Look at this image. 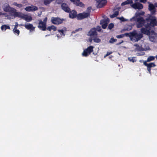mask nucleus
I'll return each instance as SVG.
<instances>
[{"mask_svg":"<svg viewBox=\"0 0 157 157\" xmlns=\"http://www.w3.org/2000/svg\"><path fill=\"white\" fill-rule=\"evenodd\" d=\"M130 21H136L137 28H141L140 30L141 32L146 35H149L151 31H153L154 27L157 26L156 18L152 15H149L145 19L142 17H134L130 19Z\"/></svg>","mask_w":157,"mask_h":157,"instance_id":"nucleus-1","label":"nucleus"},{"mask_svg":"<svg viewBox=\"0 0 157 157\" xmlns=\"http://www.w3.org/2000/svg\"><path fill=\"white\" fill-rule=\"evenodd\" d=\"M143 33H138L135 30L132 32L126 33L124 35L126 36L129 37L131 41L136 42L140 40L143 37Z\"/></svg>","mask_w":157,"mask_h":157,"instance_id":"nucleus-2","label":"nucleus"},{"mask_svg":"<svg viewBox=\"0 0 157 157\" xmlns=\"http://www.w3.org/2000/svg\"><path fill=\"white\" fill-rule=\"evenodd\" d=\"M2 7L5 12H9L14 17H17V14L18 12H17L16 9L11 7L9 4L7 3H5L3 5Z\"/></svg>","mask_w":157,"mask_h":157,"instance_id":"nucleus-3","label":"nucleus"},{"mask_svg":"<svg viewBox=\"0 0 157 157\" xmlns=\"http://www.w3.org/2000/svg\"><path fill=\"white\" fill-rule=\"evenodd\" d=\"M155 27L153 28V31L150 32V34L147 35L149 36V39L150 41L153 42H157V34L154 31Z\"/></svg>","mask_w":157,"mask_h":157,"instance_id":"nucleus-4","label":"nucleus"},{"mask_svg":"<svg viewBox=\"0 0 157 157\" xmlns=\"http://www.w3.org/2000/svg\"><path fill=\"white\" fill-rule=\"evenodd\" d=\"M64 21V19H61L58 17H52L51 19L52 23L57 25L62 24Z\"/></svg>","mask_w":157,"mask_h":157,"instance_id":"nucleus-5","label":"nucleus"},{"mask_svg":"<svg viewBox=\"0 0 157 157\" xmlns=\"http://www.w3.org/2000/svg\"><path fill=\"white\" fill-rule=\"evenodd\" d=\"M17 15V17L23 19L27 22H30L32 20L31 17L25 15L20 12H18Z\"/></svg>","mask_w":157,"mask_h":157,"instance_id":"nucleus-6","label":"nucleus"},{"mask_svg":"<svg viewBox=\"0 0 157 157\" xmlns=\"http://www.w3.org/2000/svg\"><path fill=\"white\" fill-rule=\"evenodd\" d=\"M94 48V46H92L88 47L86 49L84 50L82 55L85 56H87L93 52Z\"/></svg>","mask_w":157,"mask_h":157,"instance_id":"nucleus-7","label":"nucleus"},{"mask_svg":"<svg viewBox=\"0 0 157 157\" xmlns=\"http://www.w3.org/2000/svg\"><path fill=\"white\" fill-rule=\"evenodd\" d=\"M96 1V5L98 8H101L105 6L106 4V0H95Z\"/></svg>","mask_w":157,"mask_h":157,"instance_id":"nucleus-8","label":"nucleus"},{"mask_svg":"<svg viewBox=\"0 0 157 157\" xmlns=\"http://www.w3.org/2000/svg\"><path fill=\"white\" fill-rule=\"evenodd\" d=\"M90 15L89 13H83L77 14V19L81 20L88 17Z\"/></svg>","mask_w":157,"mask_h":157,"instance_id":"nucleus-9","label":"nucleus"},{"mask_svg":"<svg viewBox=\"0 0 157 157\" xmlns=\"http://www.w3.org/2000/svg\"><path fill=\"white\" fill-rule=\"evenodd\" d=\"M131 6L133 8L135 9L141 10L143 7V4L139 2H135Z\"/></svg>","mask_w":157,"mask_h":157,"instance_id":"nucleus-10","label":"nucleus"},{"mask_svg":"<svg viewBox=\"0 0 157 157\" xmlns=\"http://www.w3.org/2000/svg\"><path fill=\"white\" fill-rule=\"evenodd\" d=\"M61 8L63 11L67 13H69L71 10V9L67 4L65 3H62L61 5Z\"/></svg>","mask_w":157,"mask_h":157,"instance_id":"nucleus-11","label":"nucleus"},{"mask_svg":"<svg viewBox=\"0 0 157 157\" xmlns=\"http://www.w3.org/2000/svg\"><path fill=\"white\" fill-rule=\"evenodd\" d=\"M70 1L77 6L83 7L85 6L82 2H80V0H70Z\"/></svg>","mask_w":157,"mask_h":157,"instance_id":"nucleus-12","label":"nucleus"},{"mask_svg":"<svg viewBox=\"0 0 157 157\" xmlns=\"http://www.w3.org/2000/svg\"><path fill=\"white\" fill-rule=\"evenodd\" d=\"M22 25L25 27L26 29L30 30L31 31H34L35 29V27H33V25L32 24L29 23L27 25Z\"/></svg>","mask_w":157,"mask_h":157,"instance_id":"nucleus-13","label":"nucleus"},{"mask_svg":"<svg viewBox=\"0 0 157 157\" xmlns=\"http://www.w3.org/2000/svg\"><path fill=\"white\" fill-rule=\"evenodd\" d=\"M148 9L152 15L155 14L156 12L155 8V6L153 4L150 3L149 5Z\"/></svg>","mask_w":157,"mask_h":157,"instance_id":"nucleus-14","label":"nucleus"},{"mask_svg":"<svg viewBox=\"0 0 157 157\" xmlns=\"http://www.w3.org/2000/svg\"><path fill=\"white\" fill-rule=\"evenodd\" d=\"M68 13H69V17L70 18H74L77 17V13L75 10H73L71 11L70 10Z\"/></svg>","mask_w":157,"mask_h":157,"instance_id":"nucleus-15","label":"nucleus"},{"mask_svg":"<svg viewBox=\"0 0 157 157\" xmlns=\"http://www.w3.org/2000/svg\"><path fill=\"white\" fill-rule=\"evenodd\" d=\"M96 29L95 28L91 29L88 33V35L90 36H97V35L96 32Z\"/></svg>","mask_w":157,"mask_h":157,"instance_id":"nucleus-16","label":"nucleus"},{"mask_svg":"<svg viewBox=\"0 0 157 157\" xmlns=\"http://www.w3.org/2000/svg\"><path fill=\"white\" fill-rule=\"evenodd\" d=\"M25 10L27 11H35L38 10V8L36 6H29L25 8Z\"/></svg>","mask_w":157,"mask_h":157,"instance_id":"nucleus-17","label":"nucleus"},{"mask_svg":"<svg viewBox=\"0 0 157 157\" xmlns=\"http://www.w3.org/2000/svg\"><path fill=\"white\" fill-rule=\"evenodd\" d=\"M40 20V24H42L43 26L41 27L43 28L44 30H46V22L47 21V17H46L44 19L43 21L41 20Z\"/></svg>","mask_w":157,"mask_h":157,"instance_id":"nucleus-18","label":"nucleus"},{"mask_svg":"<svg viewBox=\"0 0 157 157\" xmlns=\"http://www.w3.org/2000/svg\"><path fill=\"white\" fill-rule=\"evenodd\" d=\"M1 29L2 30L5 31L6 29H10V27L9 25H3L1 26Z\"/></svg>","mask_w":157,"mask_h":157,"instance_id":"nucleus-19","label":"nucleus"},{"mask_svg":"<svg viewBox=\"0 0 157 157\" xmlns=\"http://www.w3.org/2000/svg\"><path fill=\"white\" fill-rule=\"evenodd\" d=\"M13 5L16 6L19 8H21L23 5L21 4H17L16 2H14L13 4Z\"/></svg>","mask_w":157,"mask_h":157,"instance_id":"nucleus-20","label":"nucleus"},{"mask_svg":"<svg viewBox=\"0 0 157 157\" xmlns=\"http://www.w3.org/2000/svg\"><path fill=\"white\" fill-rule=\"evenodd\" d=\"M155 57L153 56H150L147 58V62L153 60L155 59Z\"/></svg>","mask_w":157,"mask_h":157,"instance_id":"nucleus-21","label":"nucleus"},{"mask_svg":"<svg viewBox=\"0 0 157 157\" xmlns=\"http://www.w3.org/2000/svg\"><path fill=\"white\" fill-rule=\"evenodd\" d=\"M117 41V40L116 39H114L113 37H112L110 39V40H109V43H111V44H113L114 42H116Z\"/></svg>","mask_w":157,"mask_h":157,"instance_id":"nucleus-22","label":"nucleus"},{"mask_svg":"<svg viewBox=\"0 0 157 157\" xmlns=\"http://www.w3.org/2000/svg\"><path fill=\"white\" fill-rule=\"evenodd\" d=\"M93 40L94 42L95 43H100L101 41V40L99 38L97 37H95L93 39Z\"/></svg>","mask_w":157,"mask_h":157,"instance_id":"nucleus-23","label":"nucleus"},{"mask_svg":"<svg viewBox=\"0 0 157 157\" xmlns=\"http://www.w3.org/2000/svg\"><path fill=\"white\" fill-rule=\"evenodd\" d=\"M119 14V11L118 10L115 11L113 14L112 15V17H117Z\"/></svg>","mask_w":157,"mask_h":157,"instance_id":"nucleus-24","label":"nucleus"},{"mask_svg":"<svg viewBox=\"0 0 157 157\" xmlns=\"http://www.w3.org/2000/svg\"><path fill=\"white\" fill-rule=\"evenodd\" d=\"M144 12H143L141 13L138 12L136 13L135 14V15L136 17H138L140 16V15H144Z\"/></svg>","mask_w":157,"mask_h":157,"instance_id":"nucleus-25","label":"nucleus"},{"mask_svg":"<svg viewBox=\"0 0 157 157\" xmlns=\"http://www.w3.org/2000/svg\"><path fill=\"white\" fill-rule=\"evenodd\" d=\"M13 31L14 34H17V35H18L20 33V31L18 29H13Z\"/></svg>","mask_w":157,"mask_h":157,"instance_id":"nucleus-26","label":"nucleus"},{"mask_svg":"<svg viewBox=\"0 0 157 157\" xmlns=\"http://www.w3.org/2000/svg\"><path fill=\"white\" fill-rule=\"evenodd\" d=\"M156 66V65L153 63H151L148 64L147 67L151 68L152 67H154Z\"/></svg>","mask_w":157,"mask_h":157,"instance_id":"nucleus-27","label":"nucleus"},{"mask_svg":"<svg viewBox=\"0 0 157 157\" xmlns=\"http://www.w3.org/2000/svg\"><path fill=\"white\" fill-rule=\"evenodd\" d=\"M38 21H39V23L38 24V28H39V29H40L41 30H43V31H45L46 30H44L43 29V28H42V27H42V26H43V25L41 23V24H40V20H38Z\"/></svg>","mask_w":157,"mask_h":157,"instance_id":"nucleus-28","label":"nucleus"},{"mask_svg":"<svg viewBox=\"0 0 157 157\" xmlns=\"http://www.w3.org/2000/svg\"><path fill=\"white\" fill-rule=\"evenodd\" d=\"M117 18H118V19L120 20L122 22H124V21H128L127 19H126L124 18V17H118Z\"/></svg>","mask_w":157,"mask_h":157,"instance_id":"nucleus-29","label":"nucleus"},{"mask_svg":"<svg viewBox=\"0 0 157 157\" xmlns=\"http://www.w3.org/2000/svg\"><path fill=\"white\" fill-rule=\"evenodd\" d=\"M134 46H135L136 47V49L138 51H141V48L140 46L139 45H138V44H134Z\"/></svg>","mask_w":157,"mask_h":157,"instance_id":"nucleus-30","label":"nucleus"},{"mask_svg":"<svg viewBox=\"0 0 157 157\" xmlns=\"http://www.w3.org/2000/svg\"><path fill=\"white\" fill-rule=\"evenodd\" d=\"M63 0H56V3L58 4H61L63 3Z\"/></svg>","mask_w":157,"mask_h":157,"instance_id":"nucleus-31","label":"nucleus"},{"mask_svg":"<svg viewBox=\"0 0 157 157\" xmlns=\"http://www.w3.org/2000/svg\"><path fill=\"white\" fill-rule=\"evenodd\" d=\"M114 27V25L113 23H110L108 25V28L109 29H112Z\"/></svg>","mask_w":157,"mask_h":157,"instance_id":"nucleus-32","label":"nucleus"},{"mask_svg":"<svg viewBox=\"0 0 157 157\" xmlns=\"http://www.w3.org/2000/svg\"><path fill=\"white\" fill-rule=\"evenodd\" d=\"M128 59L129 61L132 62L133 63L135 62L136 61V60L135 59H133V58L131 59L129 57V58H128Z\"/></svg>","mask_w":157,"mask_h":157,"instance_id":"nucleus-33","label":"nucleus"},{"mask_svg":"<svg viewBox=\"0 0 157 157\" xmlns=\"http://www.w3.org/2000/svg\"><path fill=\"white\" fill-rule=\"evenodd\" d=\"M125 2L127 3V4H132L133 3V1L132 0H127L125 1Z\"/></svg>","mask_w":157,"mask_h":157,"instance_id":"nucleus-34","label":"nucleus"},{"mask_svg":"<svg viewBox=\"0 0 157 157\" xmlns=\"http://www.w3.org/2000/svg\"><path fill=\"white\" fill-rule=\"evenodd\" d=\"M107 26V23H105L102 24L101 25V27L103 29H105Z\"/></svg>","mask_w":157,"mask_h":157,"instance_id":"nucleus-35","label":"nucleus"},{"mask_svg":"<svg viewBox=\"0 0 157 157\" xmlns=\"http://www.w3.org/2000/svg\"><path fill=\"white\" fill-rule=\"evenodd\" d=\"M124 35H125L124 34V35H118L116 37L117 38H121L124 37Z\"/></svg>","mask_w":157,"mask_h":157,"instance_id":"nucleus-36","label":"nucleus"},{"mask_svg":"<svg viewBox=\"0 0 157 157\" xmlns=\"http://www.w3.org/2000/svg\"><path fill=\"white\" fill-rule=\"evenodd\" d=\"M112 53V52H107L105 55L104 56V57L105 58L106 57L109 56L110 54H111Z\"/></svg>","mask_w":157,"mask_h":157,"instance_id":"nucleus-37","label":"nucleus"},{"mask_svg":"<svg viewBox=\"0 0 157 157\" xmlns=\"http://www.w3.org/2000/svg\"><path fill=\"white\" fill-rule=\"evenodd\" d=\"M58 32L60 33L61 35H62L63 34L64 31L63 29L58 30Z\"/></svg>","mask_w":157,"mask_h":157,"instance_id":"nucleus-38","label":"nucleus"},{"mask_svg":"<svg viewBox=\"0 0 157 157\" xmlns=\"http://www.w3.org/2000/svg\"><path fill=\"white\" fill-rule=\"evenodd\" d=\"M52 29L54 31H56V27L54 25L52 26Z\"/></svg>","mask_w":157,"mask_h":157,"instance_id":"nucleus-39","label":"nucleus"},{"mask_svg":"<svg viewBox=\"0 0 157 157\" xmlns=\"http://www.w3.org/2000/svg\"><path fill=\"white\" fill-rule=\"evenodd\" d=\"M18 24L17 22H16L15 23V25L14 26V29H17V27L18 26Z\"/></svg>","mask_w":157,"mask_h":157,"instance_id":"nucleus-40","label":"nucleus"},{"mask_svg":"<svg viewBox=\"0 0 157 157\" xmlns=\"http://www.w3.org/2000/svg\"><path fill=\"white\" fill-rule=\"evenodd\" d=\"M46 29L49 31H51L52 29V26L48 27L47 28H46Z\"/></svg>","mask_w":157,"mask_h":157,"instance_id":"nucleus-41","label":"nucleus"},{"mask_svg":"<svg viewBox=\"0 0 157 157\" xmlns=\"http://www.w3.org/2000/svg\"><path fill=\"white\" fill-rule=\"evenodd\" d=\"M82 28H79L78 29H77L75 30V33L78 32V31H79V30L81 31L82 30Z\"/></svg>","mask_w":157,"mask_h":157,"instance_id":"nucleus-42","label":"nucleus"},{"mask_svg":"<svg viewBox=\"0 0 157 157\" xmlns=\"http://www.w3.org/2000/svg\"><path fill=\"white\" fill-rule=\"evenodd\" d=\"M97 30L98 31H100L101 29V27L98 26H97Z\"/></svg>","mask_w":157,"mask_h":157,"instance_id":"nucleus-43","label":"nucleus"},{"mask_svg":"<svg viewBox=\"0 0 157 157\" xmlns=\"http://www.w3.org/2000/svg\"><path fill=\"white\" fill-rule=\"evenodd\" d=\"M147 0H140V2L143 3H145L147 2Z\"/></svg>","mask_w":157,"mask_h":157,"instance_id":"nucleus-44","label":"nucleus"},{"mask_svg":"<svg viewBox=\"0 0 157 157\" xmlns=\"http://www.w3.org/2000/svg\"><path fill=\"white\" fill-rule=\"evenodd\" d=\"M147 61H145L144 62V64L145 66H147V67L148 65V63H147Z\"/></svg>","mask_w":157,"mask_h":157,"instance_id":"nucleus-45","label":"nucleus"},{"mask_svg":"<svg viewBox=\"0 0 157 157\" xmlns=\"http://www.w3.org/2000/svg\"><path fill=\"white\" fill-rule=\"evenodd\" d=\"M147 67V70L150 74H151V68L150 67Z\"/></svg>","mask_w":157,"mask_h":157,"instance_id":"nucleus-46","label":"nucleus"},{"mask_svg":"<svg viewBox=\"0 0 157 157\" xmlns=\"http://www.w3.org/2000/svg\"><path fill=\"white\" fill-rule=\"evenodd\" d=\"M127 5V3H126V2H125V1L123 2L121 4L122 5Z\"/></svg>","mask_w":157,"mask_h":157,"instance_id":"nucleus-47","label":"nucleus"},{"mask_svg":"<svg viewBox=\"0 0 157 157\" xmlns=\"http://www.w3.org/2000/svg\"><path fill=\"white\" fill-rule=\"evenodd\" d=\"M93 40V39H92V38H90L89 39V41L91 43Z\"/></svg>","mask_w":157,"mask_h":157,"instance_id":"nucleus-48","label":"nucleus"},{"mask_svg":"<svg viewBox=\"0 0 157 157\" xmlns=\"http://www.w3.org/2000/svg\"><path fill=\"white\" fill-rule=\"evenodd\" d=\"M4 14L0 12V15H4Z\"/></svg>","mask_w":157,"mask_h":157,"instance_id":"nucleus-49","label":"nucleus"},{"mask_svg":"<svg viewBox=\"0 0 157 157\" xmlns=\"http://www.w3.org/2000/svg\"><path fill=\"white\" fill-rule=\"evenodd\" d=\"M123 42V41H122L121 42H120V43H119L118 44H121Z\"/></svg>","mask_w":157,"mask_h":157,"instance_id":"nucleus-50","label":"nucleus"},{"mask_svg":"<svg viewBox=\"0 0 157 157\" xmlns=\"http://www.w3.org/2000/svg\"><path fill=\"white\" fill-rule=\"evenodd\" d=\"M139 0H135V2H138Z\"/></svg>","mask_w":157,"mask_h":157,"instance_id":"nucleus-51","label":"nucleus"},{"mask_svg":"<svg viewBox=\"0 0 157 157\" xmlns=\"http://www.w3.org/2000/svg\"><path fill=\"white\" fill-rule=\"evenodd\" d=\"M155 57L156 59H157V55Z\"/></svg>","mask_w":157,"mask_h":157,"instance_id":"nucleus-52","label":"nucleus"}]
</instances>
